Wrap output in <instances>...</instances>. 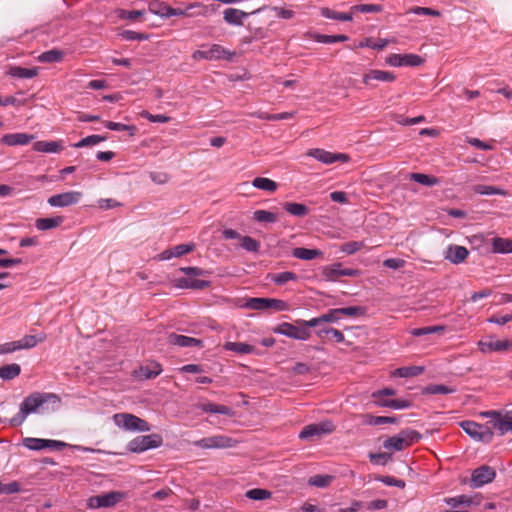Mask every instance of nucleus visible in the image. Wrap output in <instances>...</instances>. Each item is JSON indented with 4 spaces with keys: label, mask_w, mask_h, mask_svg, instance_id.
<instances>
[{
    "label": "nucleus",
    "mask_w": 512,
    "mask_h": 512,
    "mask_svg": "<svg viewBox=\"0 0 512 512\" xmlns=\"http://www.w3.org/2000/svg\"><path fill=\"white\" fill-rule=\"evenodd\" d=\"M61 405V398L55 393L34 392L24 398L19 412L10 420L13 427L22 425L27 416L32 413L54 411Z\"/></svg>",
    "instance_id": "1"
},
{
    "label": "nucleus",
    "mask_w": 512,
    "mask_h": 512,
    "mask_svg": "<svg viewBox=\"0 0 512 512\" xmlns=\"http://www.w3.org/2000/svg\"><path fill=\"white\" fill-rule=\"evenodd\" d=\"M421 438L422 436L418 431L407 428L401 430L397 435L387 438L383 442V447L388 450L402 451L417 443Z\"/></svg>",
    "instance_id": "2"
},
{
    "label": "nucleus",
    "mask_w": 512,
    "mask_h": 512,
    "mask_svg": "<svg viewBox=\"0 0 512 512\" xmlns=\"http://www.w3.org/2000/svg\"><path fill=\"white\" fill-rule=\"evenodd\" d=\"M305 320L298 319L295 321L297 325H293L288 322H282L277 327L273 329L274 333L285 335L292 339L297 340H308L311 337V332L308 328L311 326H306L302 324L301 322H304Z\"/></svg>",
    "instance_id": "3"
},
{
    "label": "nucleus",
    "mask_w": 512,
    "mask_h": 512,
    "mask_svg": "<svg viewBox=\"0 0 512 512\" xmlns=\"http://www.w3.org/2000/svg\"><path fill=\"white\" fill-rule=\"evenodd\" d=\"M113 420L118 427H121L128 431H150V424L133 414L129 413H117L113 416Z\"/></svg>",
    "instance_id": "4"
},
{
    "label": "nucleus",
    "mask_w": 512,
    "mask_h": 512,
    "mask_svg": "<svg viewBox=\"0 0 512 512\" xmlns=\"http://www.w3.org/2000/svg\"><path fill=\"white\" fill-rule=\"evenodd\" d=\"M163 444V438L160 434L141 435L132 439L127 448L130 452L141 453L148 449L158 448Z\"/></svg>",
    "instance_id": "5"
},
{
    "label": "nucleus",
    "mask_w": 512,
    "mask_h": 512,
    "mask_svg": "<svg viewBox=\"0 0 512 512\" xmlns=\"http://www.w3.org/2000/svg\"><path fill=\"white\" fill-rule=\"evenodd\" d=\"M244 307L251 310L261 311L268 309H273L275 311H285L288 309V304L280 299L252 297L246 300Z\"/></svg>",
    "instance_id": "6"
},
{
    "label": "nucleus",
    "mask_w": 512,
    "mask_h": 512,
    "mask_svg": "<svg viewBox=\"0 0 512 512\" xmlns=\"http://www.w3.org/2000/svg\"><path fill=\"white\" fill-rule=\"evenodd\" d=\"M460 427L472 438L484 443H490L493 439V432L487 424L482 425L466 420L460 423Z\"/></svg>",
    "instance_id": "7"
},
{
    "label": "nucleus",
    "mask_w": 512,
    "mask_h": 512,
    "mask_svg": "<svg viewBox=\"0 0 512 512\" xmlns=\"http://www.w3.org/2000/svg\"><path fill=\"white\" fill-rule=\"evenodd\" d=\"M125 493L120 491H110L101 495L91 496L87 500V506L91 509L101 507H113L125 498Z\"/></svg>",
    "instance_id": "8"
},
{
    "label": "nucleus",
    "mask_w": 512,
    "mask_h": 512,
    "mask_svg": "<svg viewBox=\"0 0 512 512\" xmlns=\"http://www.w3.org/2000/svg\"><path fill=\"white\" fill-rule=\"evenodd\" d=\"M335 430V425L331 421H323L320 423L305 426L299 434L302 440H314L323 435L331 434Z\"/></svg>",
    "instance_id": "9"
},
{
    "label": "nucleus",
    "mask_w": 512,
    "mask_h": 512,
    "mask_svg": "<svg viewBox=\"0 0 512 512\" xmlns=\"http://www.w3.org/2000/svg\"><path fill=\"white\" fill-rule=\"evenodd\" d=\"M234 53H231L229 50H226L219 44H213L206 50H196L192 58L194 60H219V59H231Z\"/></svg>",
    "instance_id": "10"
},
{
    "label": "nucleus",
    "mask_w": 512,
    "mask_h": 512,
    "mask_svg": "<svg viewBox=\"0 0 512 512\" xmlns=\"http://www.w3.org/2000/svg\"><path fill=\"white\" fill-rule=\"evenodd\" d=\"M307 155L315 158L324 164H332L334 162L346 163L350 157L345 153H332L320 148H314L307 151Z\"/></svg>",
    "instance_id": "11"
},
{
    "label": "nucleus",
    "mask_w": 512,
    "mask_h": 512,
    "mask_svg": "<svg viewBox=\"0 0 512 512\" xmlns=\"http://www.w3.org/2000/svg\"><path fill=\"white\" fill-rule=\"evenodd\" d=\"M23 445L30 450H42L44 448L54 449V450H62L67 446L65 442L50 440V439H40V438H32L27 437L23 440Z\"/></svg>",
    "instance_id": "12"
},
{
    "label": "nucleus",
    "mask_w": 512,
    "mask_h": 512,
    "mask_svg": "<svg viewBox=\"0 0 512 512\" xmlns=\"http://www.w3.org/2000/svg\"><path fill=\"white\" fill-rule=\"evenodd\" d=\"M495 476L496 472L492 467L488 465H482L473 470L471 475V486L474 488L481 487L492 482Z\"/></svg>",
    "instance_id": "13"
},
{
    "label": "nucleus",
    "mask_w": 512,
    "mask_h": 512,
    "mask_svg": "<svg viewBox=\"0 0 512 512\" xmlns=\"http://www.w3.org/2000/svg\"><path fill=\"white\" fill-rule=\"evenodd\" d=\"M423 62L424 60L416 54H391L386 58V63L394 67H417Z\"/></svg>",
    "instance_id": "14"
},
{
    "label": "nucleus",
    "mask_w": 512,
    "mask_h": 512,
    "mask_svg": "<svg viewBox=\"0 0 512 512\" xmlns=\"http://www.w3.org/2000/svg\"><path fill=\"white\" fill-rule=\"evenodd\" d=\"M81 197V192L68 191L49 197L48 203L53 207H66L78 203Z\"/></svg>",
    "instance_id": "15"
},
{
    "label": "nucleus",
    "mask_w": 512,
    "mask_h": 512,
    "mask_svg": "<svg viewBox=\"0 0 512 512\" xmlns=\"http://www.w3.org/2000/svg\"><path fill=\"white\" fill-rule=\"evenodd\" d=\"M233 440L224 435H216L202 438L194 442V445L200 448H227L232 446Z\"/></svg>",
    "instance_id": "16"
},
{
    "label": "nucleus",
    "mask_w": 512,
    "mask_h": 512,
    "mask_svg": "<svg viewBox=\"0 0 512 512\" xmlns=\"http://www.w3.org/2000/svg\"><path fill=\"white\" fill-rule=\"evenodd\" d=\"M485 416H490L492 419L488 422L490 429L497 430L500 435L512 430V419L508 417H501L500 413L496 411H488L484 413Z\"/></svg>",
    "instance_id": "17"
},
{
    "label": "nucleus",
    "mask_w": 512,
    "mask_h": 512,
    "mask_svg": "<svg viewBox=\"0 0 512 512\" xmlns=\"http://www.w3.org/2000/svg\"><path fill=\"white\" fill-rule=\"evenodd\" d=\"M167 18L171 16H193V15H206L207 7H204L201 3H193L188 5L185 9L168 8Z\"/></svg>",
    "instance_id": "18"
},
{
    "label": "nucleus",
    "mask_w": 512,
    "mask_h": 512,
    "mask_svg": "<svg viewBox=\"0 0 512 512\" xmlns=\"http://www.w3.org/2000/svg\"><path fill=\"white\" fill-rule=\"evenodd\" d=\"M372 80L382 82H393L396 80V75L390 71L373 69L363 75V83L368 86H373V84L371 83Z\"/></svg>",
    "instance_id": "19"
},
{
    "label": "nucleus",
    "mask_w": 512,
    "mask_h": 512,
    "mask_svg": "<svg viewBox=\"0 0 512 512\" xmlns=\"http://www.w3.org/2000/svg\"><path fill=\"white\" fill-rule=\"evenodd\" d=\"M211 282L207 280L178 278L174 280V286L181 289L204 290L210 287Z\"/></svg>",
    "instance_id": "20"
},
{
    "label": "nucleus",
    "mask_w": 512,
    "mask_h": 512,
    "mask_svg": "<svg viewBox=\"0 0 512 512\" xmlns=\"http://www.w3.org/2000/svg\"><path fill=\"white\" fill-rule=\"evenodd\" d=\"M35 138L27 133H9L2 136L1 143L7 146L27 145Z\"/></svg>",
    "instance_id": "21"
},
{
    "label": "nucleus",
    "mask_w": 512,
    "mask_h": 512,
    "mask_svg": "<svg viewBox=\"0 0 512 512\" xmlns=\"http://www.w3.org/2000/svg\"><path fill=\"white\" fill-rule=\"evenodd\" d=\"M168 342L179 347H203L202 340L175 333L169 334Z\"/></svg>",
    "instance_id": "22"
},
{
    "label": "nucleus",
    "mask_w": 512,
    "mask_h": 512,
    "mask_svg": "<svg viewBox=\"0 0 512 512\" xmlns=\"http://www.w3.org/2000/svg\"><path fill=\"white\" fill-rule=\"evenodd\" d=\"M469 251L466 247L460 245H450L447 248L445 258L453 264H460L466 260Z\"/></svg>",
    "instance_id": "23"
},
{
    "label": "nucleus",
    "mask_w": 512,
    "mask_h": 512,
    "mask_svg": "<svg viewBox=\"0 0 512 512\" xmlns=\"http://www.w3.org/2000/svg\"><path fill=\"white\" fill-rule=\"evenodd\" d=\"M479 349L482 352H490V351H507L512 349V339L511 340H497V341H479L478 343Z\"/></svg>",
    "instance_id": "24"
},
{
    "label": "nucleus",
    "mask_w": 512,
    "mask_h": 512,
    "mask_svg": "<svg viewBox=\"0 0 512 512\" xmlns=\"http://www.w3.org/2000/svg\"><path fill=\"white\" fill-rule=\"evenodd\" d=\"M339 319H340V312L338 311V308H335V309L328 310L327 313H325L319 317L312 318L308 321H304L301 323L306 326H311V327L316 328V327H319L324 322H337Z\"/></svg>",
    "instance_id": "25"
},
{
    "label": "nucleus",
    "mask_w": 512,
    "mask_h": 512,
    "mask_svg": "<svg viewBox=\"0 0 512 512\" xmlns=\"http://www.w3.org/2000/svg\"><path fill=\"white\" fill-rule=\"evenodd\" d=\"M247 17L248 13L236 8H227L223 12L225 22L230 25L241 26L243 25V20Z\"/></svg>",
    "instance_id": "26"
},
{
    "label": "nucleus",
    "mask_w": 512,
    "mask_h": 512,
    "mask_svg": "<svg viewBox=\"0 0 512 512\" xmlns=\"http://www.w3.org/2000/svg\"><path fill=\"white\" fill-rule=\"evenodd\" d=\"M32 148L34 151L42 153H59L63 150L60 141H37Z\"/></svg>",
    "instance_id": "27"
},
{
    "label": "nucleus",
    "mask_w": 512,
    "mask_h": 512,
    "mask_svg": "<svg viewBox=\"0 0 512 512\" xmlns=\"http://www.w3.org/2000/svg\"><path fill=\"white\" fill-rule=\"evenodd\" d=\"M315 333L321 339L334 340L337 343H341L345 339L340 330L331 327H320Z\"/></svg>",
    "instance_id": "28"
},
{
    "label": "nucleus",
    "mask_w": 512,
    "mask_h": 512,
    "mask_svg": "<svg viewBox=\"0 0 512 512\" xmlns=\"http://www.w3.org/2000/svg\"><path fill=\"white\" fill-rule=\"evenodd\" d=\"M292 256L301 260H313L323 256V252L319 249H308L297 247L292 250Z\"/></svg>",
    "instance_id": "29"
},
{
    "label": "nucleus",
    "mask_w": 512,
    "mask_h": 512,
    "mask_svg": "<svg viewBox=\"0 0 512 512\" xmlns=\"http://www.w3.org/2000/svg\"><path fill=\"white\" fill-rule=\"evenodd\" d=\"M64 221L62 216L50 217V218H38L35 221V227L38 230L46 231L60 226Z\"/></svg>",
    "instance_id": "30"
},
{
    "label": "nucleus",
    "mask_w": 512,
    "mask_h": 512,
    "mask_svg": "<svg viewBox=\"0 0 512 512\" xmlns=\"http://www.w3.org/2000/svg\"><path fill=\"white\" fill-rule=\"evenodd\" d=\"M46 339V335L44 333H40L38 335H25L22 339L16 341L18 350L21 349H31L35 347L38 343L43 342Z\"/></svg>",
    "instance_id": "31"
},
{
    "label": "nucleus",
    "mask_w": 512,
    "mask_h": 512,
    "mask_svg": "<svg viewBox=\"0 0 512 512\" xmlns=\"http://www.w3.org/2000/svg\"><path fill=\"white\" fill-rule=\"evenodd\" d=\"M492 251L494 253H512V240L509 238L495 237L492 239Z\"/></svg>",
    "instance_id": "32"
},
{
    "label": "nucleus",
    "mask_w": 512,
    "mask_h": 512,
    "mask_svg": "<svg viewBox=\"0 0 512 512\" xmlns=\"http://www.w3.org/2000/svg\"><path fill=\"white\" fill-rule=\"evenodd\" d=\"M283 209L287 213L297 217H305L309 214V208L302 203L285 202L283 204Z\"/></svg>",
    "instance_id": "33"
},
{
    "label": "nucleus",
    "mask_w": 512,
    "mask_h": 512,
    "mask_svg": "<svg viewBox=\"0 0 512 512\" xmlns=\"http://www.w3.org/2000/svg\"><path fill=\"white\" fill-rule=\"evenodd\" d=\"M268 278L276 285H284L288 281H297L298 275L291 271H285L280 273H272L268 275Z\"/></svg>",
    "instance_id": "34"
},
{
    "label": "nucleus",
    "mask_w": 512,
    "mask_h": 512,
    "mask_svg": "<svg viewBox=\"0 0 512 512\" xmlns=\"http://www.w3.org/2000/svg\"><path fill=\"white\" fill-rule=\"evenodd\" d=\"M21 373V367L17 363L7 364L0 367V378L3 380H12Z\"/></svg>",
    "instance_id": "35"
},
{
    "label": "nucleus",
    "mask_w": 512,
    "mask_h": 512,
    "mask_svg": "<svg viewBox=\"0 0 512 512\" xmlns=\"http://www.w3.org/2000/svg\"><path fill=\"white\" fill-rule=\"evenodd\" d=\"M456 391L455 388L443 384H430L422 388L423 395L450 394Z\"/></svg>",
    "instance_id": "36"
},
{
    "label": "nucleus",
    "mask_w": 512,
    "mask_h": 512,
    "mask_svg": "<svg viewBox=\"0 0 512 512\" xmlns=\"http://www.w3.org/2000/svg\"><path fill=\"white\" fill-rule=\"evenodd\" d=\"M252 185L257 189L267 191L270 193L275 192L278 188V184L275 181L265 177L254 178V180L252 181Z\"/></svg>",
    "instance_id": "37"
},
{
    "label": "nucleus",
    "mask_w": 512,
    "mask_h": 512,
    "mask_svg": "<svg viewBox=\"0 0 512 512\" xmlns=\"http://www.w3.org/2000/svg\"><path fill=\"white\" fill-rule=\"evenodd\" d=\"M224 349L241 355L250 354L255 350L254 346L242 342H226L224 344Z\"/></svg>",
    "instance_id": "38"
},
{
    "label": "nucleus",
    "mask_w": 512,
    "mask_h": 512,
    "mask_svg": "<svg viewBox=\"0 0 512 512\" xmlns=\"http://www.w3.org/2000/svg\"><path fill=\"white\" fill-rule=\"evenodd\" d=\"M409 178L412 181H415L421 185L429 186V187L438 185L440 183L439 178L432 176V175L423 174V173H411Z\"/></svg>",
    "instance_id": "39"
},
{
    "label": "nucleus",
    "mask_w": 512,
    "mask_h": 512,
    "mask_svg": "<svg viewBox=\"0 0 512 512\" xmlns=\"http://www.w3.org/2000/svg\"><path fill=\"white\" fill-rule=\"evenodd\" d=\"M37 68H25L21 66H14L10 68L9 74L16 78L30 79L37 75Z\"/></svg>",
    "instance_id": "40"
},
{
    "label": "nucleus",
    "mask_w": 512,
    "mask_h": 512,
    "mask_svg": "<svg viewBox=\"0 0 512 512\" xmlns=\"http://www.w3.org/2000/svg\"><path fill=\"white\" fill-rule=\"evenodd\" d=\"M474 192L480 195H501L506 196L508 192L496 186L478 184L473 188Z\"/></svg>",
    "instance_id": "41"
},
{
    "label": "nucleus",
    "mask_w": 512,
    "mask_h": 512,
    "mask_svg": "<svg viewBox=\"0 0 512 512\" xmlns=\"http://www.w3.org/2000/svg\"><path fill=\"white\" fill-rule=\"evenodd\" d=\"M341 271V263H334L332 265L324 266L322 268V275L326 281H336Z\"/></svg>",
    "instance_id": "42"
},
{
    "label": "nucleus",
    "mask_w": 512,
    "mask_h": 512,
    "mask_svg": "<svg viewBox=\"0 0 512 512\" xmlns=\"http://www.w3.org/2000/svg\"><path fill=\"white\" fill-rule=\"evenodd\" d=\"M64 52L58 49H52L43 52L39 57L38 60L42 63H55L59 62L63 59Z\"/></svg>",
    "instance_id": "43"
},
{
    "label": "nucleus",
    "mask_w": 512,
    "mask_h": 512,
    "mask_svg": "<svg viewBox=\"0 0 512 512\" xmlns=\"http://www.w3.org/2000/svg\"><path fill=\"white\" fill-rule=\"evenodd\" d=\"M424 371V367L422 366H408V367H400L394 371V375L398 377H416L422 374Z\"/></svg>",
    "instance_id": "44"
},
{
    "label": "nucleus",
    "mask_w": 512,
    "mask_h": 512,
    "mask_svg": "<svg viewBox=\"0 0 512 512\" xmlns=\"http://www.w3.org/2000/svg\"><path fill=\"white\" fill-rule=\"evenodd\" d=\"M365 423L369 425H382V424H395L398 422L397 417H389V416H374L371 414L365 415Z\"/></svg>",
    "instance_id": "45"
},
{
    "label": "nucleus",
    "mask_w": 512,
    "mask_h": 512,
    "mask_svg": "<svg viewBox=\"0 0 512 512\" xmlns=\"http://www.w3.org/2000/svg\"><path fill=\"white\" fill-rule=\"evenodd\" d=\"M141 375L145 379H153L162 372V367L157 362H152L140 368Z\"/></svg>",
    "instance_id": "46"
},
{
    "label": "nucleus",
    "mask_w": 512,
    "mask_h": 512,
    "mask_svg": "<svg viewBox=\"0 0 512 512\" xmlns=\"http://www.w3.org/2000/svg\"><path fill=\"white\" fill-rule=\"evenodd\" d=\"M387 39H378L374 41L373 38L367 37L364 38L358 45L360 48H372L375 50H383L388 45Z\"/></svg>",
    "instance_id": "47"
},
{
    "label": "nucleus",
    "mask_w": 512,
    "mask_h": 512,
    "mask_svg": "<svg viewBox=\"0 0 512 512\" xmlns=\"http://www.w3.org/2000/svg\"><path fill=\"white\" fill-rule=\"evenodd\" d=\"M321 15L325 18L335 19V20H339V21H351L352 20V14L337 12V11H334L327 7L321 9Z\"/></svg>",
    "instance_id": "48"
},
{
    "label": "nucleus",
    "mask_w": 512,
    "mask_h": 512,
    "mask_svg": "<svg viewBox=\"0 0 512 512\" xmlns=\"http://www.w3.org/2000/svg\"><path fill=\"white\" fill-rule=\"evenodd\" d=\"M253 218L260 223H274L278 220V215L267 210H256L253 213Z\"/></svg>",
    "instance_id": "49"
},
{
    "label": "nucleus",
    "mask_w": 512,
    "mask_h": 512,
    "mask_svg": "<svg viewBox=\"0 0 512 512\" xmlns=\"http://www.w3.org/2000/svg\"><path fill=\"white\" fill-rule=\"evenodd\" d=\"M313 39L320 43H336V42H344L349 39L348 36L339 34V35H325V34H315Z\"/></svg>",
    "instance_id": "50"
},
{
    "label": "nucleus",
    "mask_w": 512,
    "mask_h": 512,
    "mask_svg": "<svg viewBox=\"0 0 512 512\" xmlns=\"http://www.w3.org/2000/svg\"><path fill=\"white\" fill-rule=\"evenodd\" d=\"M333 480V476L331 475H314L309 478L308 483L315 487L324 488L330 485Z\"/></svg>",
    "instance_id": "51"
},
{
    "label": "nucleus",
    "mask_w": 512,
    "mask_h": 512,
    "mask_svg": "<svg viewBox=\"0 0 512 512\" xmlns=\"http://www.w3.org/2000/svg\"><path fill=\"white\" fill-rule=\"evenodd\" d=\"M169 5L158 0L149 3V11L155 15L167 18Z\"/></svg>",
    "instance_id": "52"
},
{
    "label": "nucleus",
    "mask_w": 512,
    "mask_h": 512,
    "mask_svg": "<svg viewBox=\"0 0 512 512\" xmlns=\"http://www.w3.org/2000/svg\"><path fill=\"white\" fill-rule=\"evenodd\" d=\"M445 503L453 508L464 505L470 506L472 504V499L467 495H460L457 497H449L445 498Z\"/></svg>",
    "instance_id": "53"
},
{
    "label": "nucleus",
    "mask_w": 512,
    "mask_h": 512,
    "mask_svg": "<svg viewBox=\"0 0 512 512\" xmlns=\"http://www.w3.org/2000/svg\"><path fill=\"white\" fill-rule=\"evenodd\" d=\"M107 139L106 136H101V135H90V136H87L83 139H81L79 142H77L74 146L76 148H82V147H87V146H92V145H96L100 142H103Z\"/></svg>",
    "instance_id": "54"
},
{
    "label": "nucleus",
    "mask_w": 512,
    "mask_h": 512,
    "mask_svg": "<svg viewBox=\"0 0 512 512\" xmlns=\"http://www.w3.org/2000/svg\"><path fill=\"white\" fill-rule=\"evenodd\" d=\"M338 311L340 312V316H347V317H358L363 316L366 313L365 307L362 306H350V307H344V308H338Z\"/></svg>",
    "instance_id": "55"
},
{
    "label": "nucleus",
    "mask_w": 512,
    "mask_h": 512,
    "mask_svg": "<svg viewBox=\"0 0 512 512\" xmlns=\"http://www.w3.org/2000/svg\"><path fill=\"white\" fill-rule=\"evenodd\" d=\"M240 245L249 252H258L260 249V242L250 236H242Z\"/></svg>",
    "instance_id": "56"
},
{
    "label": "nucleus",
    "mask_w": 512,
    "mask_h": 512,
    "mask_svg": "<svg viewBox=\"0 0 512 512\" xmlns=\"http://www.w3.org/2000/svg\"><path fill=\"white\" fill-rule=\"evenodd\" d=\"M445 330V326H441V325H436V326H426V327H420V328H415L411 331V334L413 336H423V335H428V334H432V333H438V332H443Z\"/></svg>",
    "instance_id": "57"
},
{
    "label": "nucleus",
    "mask_w": 512,
    "mask_h": 512,
    "mask_svg": "<svg viewBox=\"0 0 512 512\" xmlns=\"http://www.w3.org/2000/svg\"><path fill=\"white\" fill-rule=\"evenodd\" d=\"M272 493L269 490L254 488L246 492V497L252 500H264L270 498Z\"/></svg>",
    "instance_id": "58"
},
{
    "label": "nucleus",
    "mask_w": 512,
    "mask_h": 512,
    "mask_svg": "<svg viewBox=\"0 0 512 512\" xmlns=\"http://www.w3.org/2000/svg\"><path fill=\"white\" fill-rule=\"evenodd\" d=\"M105 126L114 131H128L130 135H134L135 131L137 130L136 126L134 125H126L122 123H117L113 121H105Z\"/></svg>",
    "instance_id": "59"
},
{
    "label": "nucleus",
    "mask_w": 512,
    "mask_h": 512,
    "mask_svg": "<svg viewBox=\"0 0 512 512\" xmlns=\"http://www.w3.org/2000/svg\"><path fill=\"white\" fill-rule=\"evenodd\" d=\"M369 459L375 465H386L392 460V455L386 452L370 453Z\"/></svg>",
    "instance_id": "60"
},
{
    "label": "nucleus",
    "mask_w": 512,
    "mask_h": 512,
    "mask_svg": "<svg viewBox=\"0 0 512 512\" xmlns=\"http://www.w3.org/2000/svg\"><path fill=\"white\" fill-rule=\"evenodd\" d=\"M353 9L361 13H379L383 11V6L379 4H358Z\"/></svg>",
    "instance_id": "61"
},
{
    "label": "nucleus",
    "mask_w": 512,
    "mask_h": 512,
    "mask_svg": "<svg viewBox=\"0 0 512 512\" xmlns=\"http://www.w3.org/2000/svg\"><path fill=\"white\" fill-rule=\"evenodd\" d=\"M363 247H364V243L363 242L350 241V242L344 243L341 246V251L346 253V254H348V255H351V254H354L357 251L361 250Z\"/></svg>",
    "instance_id": "62"
},
{
    "label": "nucleus",
    "mask_w": 512,
    "mask_h": 512,
    "mask_svg": "<svg viewBox=\"0 0 512 512\" xmlns=\"http://www.w3.org/2000/svg\"><path fill=\"white\" fill-rule=\"evenodd\" d=\"M375 479L377 481H380V482L384 483L387 486H395V487H398V488H401V489H403L405 487V485H406L403 480L397 479V478L392 477V476H378Z\"/></svg>",
    "instance_id": "63"
},
{
    "label": "nucleus",
    "mask_w": 512,
    "mask_h": 512,
    "mask_svg": "<svg viewBox=\"0 0 512 512\" xmlns=\"http://www.w3.org/2000/svg\"><path fill=\"white\" fill-rule=\"evenodd\" d=\"M20 491V485L17 481H12L7 484H3L0 482V494H14Z\"/></svg>",
    "instance_id": "64"
}]
</instances>
